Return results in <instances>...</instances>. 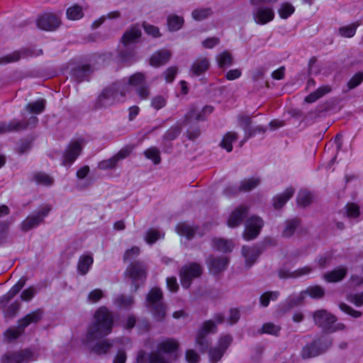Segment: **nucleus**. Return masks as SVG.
I'll list each match as a JSON object with an SVG mask.
<instances>
[{
    "label": "nucleus",
    "mask_w": 363,
    "mask_h": 363,
    "mask_svg": "<svg viewBox=\"0 0 363 363\" xmlns=\"http://www.w3.org/2000/svg\"><path fill=\"white\" fill-rule=\"evenodd\" d=\"M225 320L227 319L225 315L221 313H218L214 314L213 320H208L202 323L196 337V344L201 352H206L208 347L210 340L207 337L208 335L216 333L218 330L217 324H222Z\"/></svg>",
    "instance_id": "2"
},
{
    "label": "nucleus",
    "mask_w": 363,
    "mask_h": 363,
    "mask_svg": "<svg viewBox=\"0 0 363 363\" xmlns=\"http://www.w3.org/2000/svg\"><path fill=\"white\" fill-rule=\"evenodd\" d=\"M306 298V293L301 292L297 296H289L284 303L280 305V311L286 313L292 308L301 305Z\"/></svg>",
    "instance_id": "27"
},
{
    "label": "nucleus",
    "mask_w": 363,
    "mask_h": 363,
    "mask_svg": "<svg viewBox=\"0 0 363 363\" xmlns=\"http://www.w3.org/2000/svg\"><path fill=\"white\" fill-rule=\"evenodd\" d=\"M33 180L39 185L50 186L52 185L54 179L48 174L43 172L35 173L33 176Z\"/></svg>",
    "instance_id": "45"
},
{
    "label": "nucleus",
    "mask_w": 363,
    "mask_h": 363,
    "mask_svg": "<svg viewBox=\"0 0 363 363\" xmlns=\"http://www.w3.org/2000/svg\"><path fill=\"white\" fill-rule=\"evenodd\" d=\"M181 133V128L178 125L171 126L162 135L163 142H172L179 137Z\"/></svg>",
    "instance_id": "46"
},
{
    "label": "nucleus",
    "mask_w": 363,
    "mask_h": 363,
    "mask_svg": "<svg viewBox=\"0 0 363 363\" xmlns=\"http://www.w3.org/2000/svg\"><path fill=\"white\" fill-rule=\"evenodd\" d=\"M301 220L298 217L286 219L284 223L281 236L285 238H291L294 235L296 230L301 226Z\"/></svg>",
    "instance_id": "24"
},
{
    "label": "nucleus",
    "mask_w": 363,
    "mask_h": 363,
    "mask_svg": "<svg viewBox=\"0 0 363 363\" xmlns=\"http://www.w3.org/2000/svg\"><path fill=\"white\" fill-rule=\"evenodd\" d=\"M277 240L270 237H266L264 238L262 241L256 243V245L259 249V250L262 252V253L265 251L269 247H273L277 245Z\"/></svg>",
    "instance_id": "57"
},
{
    "label": "nucleus",
    "mask_w": 363,
    "mask_h": 363,
    "mask_svg": "<svg viewBox=\"0 0 363 363\" xmlns=\"http://www.w3.org/2000/svg\"><path fill=\"white\" fill-rule=\"evenodd\" d=\"M240 318V311L237 308H231L229 310V316L227 318V323L230 325L236 324Z\"/></svg>",
    "instance_id": "62"
},
{
    "label": "nucleus",
    "mask_w": 363,
    "mask_h": 363,
    "mask_svg": "<svg viewBox=\"0 0 363 363\" xmlns=\"http://www.w3.org/2000/svg\"><path fill=\"white\" fill-rule=\"evenodd\" d=\"M1 363H28L33 360V352L30 349L9 350L1 355Z\"/></svg>",
    "instance_id": "10"
},
{
    "label": "nucleus",
    "mask_w": 363,
    "mask_h": 363,
    "mask_svg": "<svg viewBox=\"0 0 363 363\" xmlns=\"http://www.w3.org/2000/svg\"><path fill=\"white\" fill-rule=\"evenodd\" d=\"M118 57L121 62L126 65H130L138 60L136 48L130 46H123V48L118 51Z\"/></svg>",
    "instance_id": "23"
},
{
    "label": "nucleus",
    "mask_w": 363,
    "mask_h": 363,
    "mask_svg": "<svg viewBox=\"0 0 363 363\" xmlns=\"http://www.w3.org/2000/svg\"><path fill=\"white\" fill-rule=\"evenodd\" d=\"M145 156L151 160L155 164H158L161 162L160 152L157 147H150L144 152Z\"/></svg>",
    "instance_id": "51"
},
{
    "label": "nucleus",
    "mask_w": 363,
    "mask_h": 363,
    "mask_svg": "<svg viewBox=\"0 0 363 363\" xmlns=\"http://www.w3.org/2000/svg\"><path fill=\"white\" fill-rule=\"evenodd\" d=\"M162 299L163 294L159 288L151 289L146 296L147 307L157 321H162L166 315V305Z\"/></svg>",
    "instance_id": "6"
},
{
    "label": "nucleus",
    "mask_w": 363,
    "mask_h": 363,
    "mask_svg": "<svg viewBox=\"0 0 363 363\" xmlns=\"http://www.w3.org/2000/svg\"><path fill=\"white\" fill-rule=\"evenodd\" d=\"M145 75L143 72H136L134 74L129 77L128 79V84L133 86H139L145 84Z\"/></svg>",
    "instance_id": "50"
},
{
    "label": "nucleus",
    "mask_w": 363,
    "mask_h": 363,
    "mask_svg": "<svg viewBox=\"0 0 363 363\" xmlns=\"http://www.w3.org/2000/svg\"><path fill=\"white\" fill-rule=\"evenodd\" d=\"M121 342L120 339H116L109 342L108 340H104L97 342L92 347V351L97 354H106L108 351L114 345L115 343Z\"/></svg>",
    "instance_id": "36"
},
{
    "label": "nucleus",
    "mask_w": 363,
    "mask_h": 363,
    "mask_svg": "<svg viewBox=\"0 0 363 363\" xmlns=\"http://www.w3.org/2000/svg\"><path fill=\"white\" fill-rule=\"evenodd\" d=\"M209 67L210 62L206 57H199L192 63L189 72L192 76L199 77L205 73Z\"/></svg>",
    "instance_id": "25"
},
{
    "label": "nucleus",
    "mask_w": 363,
    "mask_h": 363,
    "mask_svg": "<svg viewBox=\"0 0 363 363\" xmlns=\"http://www.w3.org/2000/svg\"><path fill=\"white\" fill-rule=\"evenodd\" d=\"M238 139V134L235 132H228L223 137L220 143V146L226 150L228 152L233 150V143Z\"/></svg>",
    "instance_id": "40"
},
{
    "label": "nucleus",
    "mask_w": 363,
    "mask_h": 363,
    "mask_svg": "<svg viewBox=\"0 0 363 363\" xmlns=\"http://www.w3.org/2000/svg\"><path fill=\"white\" fill-rule=\"evenodd\" d=\"M218 65L220 68H225L233 65V59L228 51H223L216 57Z\"/></svg>",
    "instance_id": "44"
},
{
    "label": "nucleus",
    "mask_w": 363,
    "mask_h": 363,
    "mask_svg": "<svg viewBox=\"0 0 363 363\" xmlns=\"http://www.w3.org/2000/svg\"><path fill=\"white\" fill-rule=\"evenodd\" d=\"M313 320L315 324L322 329L325 333L330 334L333 324L337 321L335 315L328 313L326 310L320 309L313 313Z\"/></svg>",
    "instance_id": "14"
},
{
    "label": "nucleus",
    "mask_w": 363,
    "mask_h": 363,
    "mask_svg": "<svg viewBox=\"0 0 363 363\" xmlns=\"http://www.w3.org/2000/svg\"><path fill=\"white\" fill-rule=\"evenodd\" d=\"M202 272V267L196 262H191L182 267L179 270V277L182 286L189 289L193 279L201 277Z\"/></svg>",
    "instance_id": "9"
},
{
    "label": "nucleus",
    "mask_w": 363,
    "mask_h": 363,
    "mask_svg": "<svg viewBox=\"0 0 363 363\" xmlns=\"http://www.w3.org/2000/svg\"><path fill=\"white\" fill-rule=\"evenodd\" d=\"M43 315L44 311L42 308H37L31 311L18 320V325L16 328H8L4 333L5 337L9 342L18 339L28 325L38 323L42 320Z\"/></svg>",
    "instance_id": "3"
},
{
    "label": "nucleus",
    "mask_w": 363,
    "mask_h": 363,
    "mask_svg": "<svg viewBox=\"0 0 363 363\" xmlns=\"http://www.w3.org/2000/svg\"><path fill=\"white\" fill-rule=\"evenodd\" d=\"M178 349L179 343L176 340L173 338H166L157 344L155 352L159 354L160 357L163 359V363H169L168 359L163 354H173L175 353Z\"/></svg>",
    "instance_id": "15"
},
{
    "label": "nucleus",
    "mask_w": 363,
    "mask_h": 363,
    "mask_svg": "<svg viewBox=\"0 0 363 363\" xmlns=\"http://www.w3.org/2000/svg\"><path fill=\"white\" fill-rule=\"evenodd\" d=\"M347 274L345 267H340L323 274V279L330 283L337 282L342 280Z\"/></svg>",
    "instance_id": "30"
},
{
    "label": "nucleus",
    "mask_w": 363,
    "mask_h": 363,
    "mask_svg": "<svg viewBox=\"0 0 363 363\" xmlns=\"http://www.w3.org/2000/svg\"><path fill=\"white\" fill-rule=\"evenodd\" d=\"M293 187H288L284 192L274 196L272 199L273 206L275 209L281 208L294 194Z\"/></svg>",
    "instance_id": "28"
},
{
    "label": "nucleus",
    "mask_w": 363,
    "mask_h": 363,
    "mask_svg": "<svg viewBox=\"0 0 363 363\" xmlns=\"http://www.w3.org/2000/svg\"><path fill=\"white\" fill-rule=\"evenodd\" d=\"M37 26L44 30L51 31L57 28L60 24V18L52 13H44L36 21Z\"/></svg>",
    "instance_id": "16"
},
{
    "label": "nucleus",
    "mask_w": 363,
    "mask_h": 363,
    "mask_svg": "<svg viewBox=\"0 0 363 363\" xmlns=\"http://www.w3.org/2000/svg\"><path fill=\"white\" fill-rule=\"evenodd\" d=\"M124 95L125 91L121 89V85L113 83L102 90L96 99L94 108L96 110L110 107L119 101V96Z\"/></svg>",
    "instance_id": "4"
},
{
    "label": "nucleus",
    "mask_w": 363,
    "mask_h": 363,
    "mask_svg": "<svg viewBox=\"0 0 363 363\" xmlns=\"http://www.w3.org/2000/svg\"><path fill=\"white\" fill-rule=\"evenodd\" d=\"M38 123L37 116H31L27 121L13 119L9 123H0V133L6 132L20 131L27 128H33Z\"/></svg>",
    "instance_id": "11"
},
{
    "label": "nucleus",
    "mask_w": 363,
    "mask_h": 363,
    "mask_svg": "<svg viewBox=\"0 0 363 363\" xmlns=\"http://www.w3.org/2000/svg\"><path fill=\"white\" fill-rule=\"evenodd\" d=\"M209 345H211V343ZM209 346L210 345H208V347L206 352L208 351V352L210 361L211 362H218L223 356L225 352L218 347L209 348Z\"/></svg>",
    "instance_id": "54"
},
{
    "label": "nucleus",
    "mask_w": 363,
    "mask_h": 363,
    "mask_svg": "<svg viewBox=\"0 0 363 363\" xmlns=\"http://www.w3.org/2000/svg\"><path fill=\"white\" fill-rule=\"evenodd\" d=\"M277 0H250V4L254 6L252 16L257 24L264 25L272 21L274 18V12L272 4Z\"/></svg>",
    "instance_id": "5"
},
{
    "label": "nucleus",
    "mask_w": 363,
    "mask_h": 363,
    "mask_svg": "<svg viewBox=\"0 0 363 363\" xmlns=\"http://www.w3.org/2000/svg\"><path fill=\"white\" fill-rule=\"evenodd\" d=\"M94 262L93 257L90 255H84L79 257L77 263V271L82 275H85L89 271Z\"/></svg>",
    "instance_id": "33"
},
{
    "label": "nucleus",
    "mask_w": 363,
    "mask_h": 363,
    "mask_svg": "<svg viewBox=\"0 0 363 363\" xmlns=\"http://www.w3.org/2000/svg\"><path fill=\"white\" fill-rule=\"evenodd\" d=\"M125 273L132 279L131 291L134 292L140 287L138 281L143 282L147 276L145 265L140 261L132 262Z\"/></svg>",
    "instance_id": "8"
},
{
    "label": "nucleus",
    "mask_w": 363,
    "mask_h": 363,
    "mask_svg": "<svg viewBox=\"0 0 363 363\" xmlns=\"http://www.w3.org/2000/svg\"><path fill=\"white\" fill-rule=\"evenodd\" d=\"M141 35L140 26L138 24L132 26L123 33L121 38L123 46L135 47L136 48V43L139 41Z\"/></svg>",
    "instance_id": "17"
},
{
    "label": "nucleus",
    "mask_w": 363,
    "mask_h": 363,
    "mask_svg": "<svg viewBox=\"0 0 363 363\" xmlns=\"http://www.w3.org/2000/svg\"><path fill=\"white\" fill-rule=\"evenodd\" d=\"M167 102V96L164 95H156L151 99L150 106L156 111L164 108Z\"/></svg>",
    "instance_id": "49"
},
{
    "label": "nucleus",
    "mask_w": 363,
    "mask_h": 363,
    "mask_svg": "<svg viewBox=\"0 0 363 363\" xmlns=\"http://www.w3.org/2000/svg\"><path fill=\"white\" fill-rule=\"evenodd\" d=\"M229 260L225 257H213L208 258V267L211 274L216 275L224 271Z\"/></svg>",
    "instance_id": "22"
},
{
    "label": "nucleus",
    "mask_w": 363,
    "mask_h": 363,
    "mask_svg": "<svg viewBox=\"0 0 363 363\" xmlns=\"http://www.w3.org/2000/svg\"><path fill=\"white\" fill-rule=\"evenodd\" d=\"M198 227L190 225L186 223H181L177 225V233L186 237L188 240H191L194 238Z\"/></svg>",
    "instance_id": "35"
},
{
    "label": "nucleus",
    "mask_w": 363,
    "mask_h": 363,
    "mask_svg": "<svg viewBox=\"0 0 363 363\" xmlns=\"http://www.w3.org/2000/svg\"><path fill=\"white\" fill-rule=\"evenodd\" d=\"M363 82V72H357L347 82L349 90L353 89Z\"/></svg>",
    "instance_id": "61"
},
{
    "label": "nucleus",
    "mask_w": 363,
    "mask_h": 363,
    "mask_svg": "<svg viewBox=\"0 0 363 363\" xmlns=\"http://www.w3.org/2000/svg\"><path fill=\"white\" fill-rule=\"evenodd\" d=\"M339 308L342 312L350 315L351 317H352L354 318H359L362 315V313L361 311L354 309L352 307L346 304L345 303H340L339 304Z\"/></svg>",
    "instance_id": "59"
},
{
    "label": "nucleus",
    "mask_w": 363,
    "mask_h": 363,
    "mask_svg": "<svg viewBox=\"0 0 363 363\" xmlns=\"http://www.w3.org/2000/svg\"><path fill=\"white\" fill-rule=\"evenodd\" d=\"M213 248L223 252H230L233 248V243L230 240L223 238L212 239Z\"/></svg>",
    "instance_id": "34"
},
{
    "label": "nucleus",
    "mask_w": 363,
    "mask_h": 363,
    "mask_svg": "<svg viewBox=\"0 0 363 363\" xmlns=\"http://www.w3.org/2000/svg\"><path fill=\"white\" fill-rule=\"evenodd\" d=\"M303 293H306V295L308 294L313 298H320L324 296L325 290L323 287L317 285L308 288L306 291H303Z\"/></svg>",
    "instance_id": "56"
},
{
    "label": "nucleus",
    "mask_w": 363,
    "mask_h": 363,
    "mask_svg": "<svg viewBox=\"0 0 363 363\" xmlns=\"http://www.w3.org/2000/svg\"><path fill=\"white\" fill-rule=\"evenodd\" d=\"M247 215L248 208L244 206H239L230 214L227 224L230 228H236L242 223Z\"/></svg>",
    "instance_id": "18"
},
{
    "label": "nucleus",
    "mask_w": 363,
    "mask_h": 363,
    "mask_svg": "<svg viewBox=\"0 0 363 363\" xmlns=\"http://www.w3.org/2000/svg\"><path fill=\"white\" fill-rule=\"evenodd\" d=\"M163 238L164 235H162L160 231L150 228L146 232L145 240L148 244L152 245L159 239Z\"/></svg>",
    "instance_id": "53"
},
{
    "label": "nucleus",
    "mask_w": 363,
    "mask_h": 363,
    "mask_svg": "<svg viewBox=\"0 0 363 363\" xmlns=\"http://www.w3.org/2000/svg\"><path fill=\"white\" fill-rule=\"evenodd\" d=\"M67 17L70 20H78L83 17V11L81 6L74 5L67 9Z\"/></svg>",
    "instance_id": "48"
},
{
    "label": "nucleus",
    "mask_w": 363,
    "mask_h": 363,
    "mask_svg": "<svg viewBox=\"0 0 363 363\" xmlns=\"http://www.w3.org/2000/svg\"><path fill=\"white\" fill-rule=\"evenodd\" d=\"M213 110V108L210 106H206L201 112H197L196 109L192 108L185 115V123H190L194 121H196V122L205 121L206 118L203 112L211 113Z\"/></svg>",
    "instance_id": "31"
},
{
    "label": "nucleus",
    "mask_w": 363,
    "mask_h": 363,
    "mask_svg": "<svg viewBox=\"0 0 363 363\" xmlns=\"http://www.w3.org/2000/svg\"><path fill=\"white\" fill-rule=\"evenodd\" d=\"M279 296V292L277 291L264 292L259 297L260 305L262 307H267L269 306L270 301H276Z\"/></svg>",
    "instance_id": "47"
},
{
    "label": "nucleus",
    "mask_w": 363,
    "mask_h": 363,
    "mask_svg": "<svg viewBox=\"0 0 363 363\" xmlns=\"http://www.w3.org/2000/svg\"><path fill=\"white\" fill-rule=\"evenodd\" d=\"M261 180L259 177H252L247 179H245L240 182L241 191L247 192L253 190L259 185Z\"/></svg>",
    "instance_id": "43"
},
{
    "label": "nucleus",
    "mask_w": 363,
    "mask_h": 363,
    "mask_svg": "<svg viewBox=\"0 0 363 363\" xmlns=\"http://www.w3.org/2000/svg\"><path fill=\"white\" fill-rule=\"evenodd\" d=\"M167 23L168 30L171 32H174L182 28L184 20L182 17L173 14L167 16Z\"/></svg>",
    "instance_id": "38"
},
{
    "label": "nucleus",
    "mask_w": 363,
    "mask_h": 363,
    "mask_svg": "<svg viewBox=\"0 0 363 363\" xmlns=\"http://www.w3.org/2000/svg\"><path fill=\"white\" fill-rule=\"evenodd\" d=\"M212 13L210 9H195L192 11V16L195 20L201 21Z\"/></svg>",
    "instance_id": "63"
},
{
    "label": "nucleus",
    "mask_w": 363,
    "mask_h": 363,
    "mask_svg": "<svg viewBox=\"0 0 363 363\" xmlns=\"http://www.w3.org/2000/svg\"><path fill=\"white\" fill-rule=\"evenodd\" d=\"M135 363H163V359L158 353L151 352H147L144 350L138 352Z\"/></svg>",
    "instance_id": "26"
},
{
    "label": "nucleus",
    "mask_w": 363,
    "mask_h": 363,
    "mask_svg": "<svg viewBox=\"0 0 363 363\" xmlns=\"http://www.w3.org/2000/svg\"><path fill=\"white\" fill-rule=\"evenodd\" d=\"M238 121L246 135L252 127V118L248 116H240L238 118Z\"/></svg>",
    "instance_id": "64"
},
{
    "label": "nucleus",
    "mask_w": 363,
    "mask_h": 363,
    "mask_svg": "<svg viewBox=\"0 0 363 363\" xmlns=\"http://www.w3.org/2000/svg\"><path fill=\"white\" fill-rule=\"evenodd\" d=\"M134 302V298L131 296H124L123 294L118 295L114 301V303L119 308H128L130 307Z\"/></svg>",
    "instance_id": "52"
},
{
    "label": "nucleus",
    "mask_w": 363,
    "mask_h": 363,
    "mask_svg": "<svg viewBox=\"0 0 363 363\" xmlns=\"http://www.w3.org/2000/svg\"><path fill=\"white\" fill-rule=\"evenodd\" d=\"M313 200V196L311 192L306 190H300L296 197V202L298 206L306 207L309 206Z\"/></svg>",
    "instance_id": "42"
},
{
    "label": "nucleus",
    "mask_w": 363,
    "mask_h": 363,
    "mask_svg": "<svg viewBox=\"0 0 363 363\" xmlns=\"http://www.w3.org/2000/svg\"><path fill=\"white\" fill-rule=\"evenodd\" d=\"M333 345V340L327 336H320L306 345L301 350L303 359L315 357L326 352Z\"/></svg>",
    "instance_id": "7"
},
{
    "label": "nucleus",
    "mask_w": 363,
    "mask_h": 363,
    "mask_svg": "<svg viewBox=\"0 0 363 363\" xmlns=\"http://www.w3.org/2000/svg\"><path fill=\"white\" fill-rule=\"evenodd\" d=\"M81 152V143L77 140L71 142L63 154L62 164H72L80 155Z\"/></svg>",
    "instance_id": "19"
},
{
    "label": "nucleus",
    "mask_w": 363,
    "mask_h": 363,
    "mask_svg": "<svg viewBox=\"0 0 363 363\" xmlns=\"http://www.w3.org/2000/svg\"><path fill=\"white\" fill-rule=\"evenodd\" d=\"M281 329V326L269 322L264 323L262 328L258 330V333L259 334H269L274 336H279Z\"/></svg>",
    "instance_id": "41"
},
{
    "label": "nucleus",
    "mask_w": 363,
    "mask_h": 363,
    "mask_svg": "<svg viewBox=\"0 0 363 363\" xmlns=\"http://www.w3.org/2000/svg\"><path fill=\"white\" fill-rule=\"evenodd\" d=\"M91 72L92 69L89 65H77L72 68L70 76L77 82H82L89 81Z\"/></svg>",
    "instance_id": "21"
},
{
    "label": "nucleus",
    "mask_w": 363,
    "mask_h": 363,
    "mask_svg": "<svg viewBox=\"0 0 363 363\" xmlns=\"http://www.w3.org/2000/svg\"><path fill=\"white\" fill-rule=\"evenodd\" d=\"M171 52L167 50H161L154 52L150 60V65L154 67L162 66L169 62Z\"/></svg>",
    "instance_id": "29"
},
{
    "label": "nucleus",
    "mask_w": 363,
    "mask_h": 363,
    "mask_svg": "<svg viewBox=\"0 0 363 363\" xmlns=\"http://www.w3.org/2000/svg\"><path fill=\"white\" fill-rule=\"evenodd\" d=\"M264 226L263 220L258 216H252L246 220L242 237L245 240H255L259 235Z\"/></svg>",
    "instance_id": "13"
},
{
    "label": "nucleus",
    "mask_w": 363,
    "mask_h": 363,
    "mask_svg": "<svg viewBox=\"0 0 363 363\" xmlns=\"http://www.w3.org/2000/svg\"><path fill=\"white\" fill-rule=\"evenodd\" d=\"M26 283V279L25 277H21L12 287L11 289L7 292V294L11 297L12 298L18 294L20 291L22 289V288L25 286Z\"/></svg>",
    "instance_id": "60"
},
{
    "label": "nucleus",
    "mask_w": 363,
    "mask_h": 363,
    "mask_svg": "<svg viewBox=\"0 0 363 363\" xmlns=\"http://www.w3.org/2000/svg\"><path fill=\"white\" fill-rule=\"evenodd\" d=\"M357 25L351 24L349 26H342L339 28V34L345 38H352L354 35L357 30Z\"/></svg>",
    "instance_id": "58"
},
{
    "label": "nucleus",
    "mask_w": 363,
    "mask_h": 363,
    "mask_svg": "<svg viewBox=\"0 0 363 363\" xmlns=\"http://www.w3.org/2000/svg\"><path fill=\"white\" fill-rule=\"evenodd\" d=\"M295 8L289 3H284L278 10L281 18L286 19L294 13Z\"/></svg>",
    "instance_id": "55"
},
{
    "label": "nucleus",
    "mask_w": 363,
    "mask_h": 363,
    "mask_svg": "<svg viewBox=\"0 0 363 363\" xmlns=\"http://www.w3.org/2000/svg\"><path fill=\"white\" fill-rule=\"evenodd\" d=\"M33 56V52L30 50H23L21 51H15L13 53L7 55L0 58V64L5 65L11 62H17L21 57Z\"/></svg>",
    "instance_id": "32"
},
{
    "label": "nucleus",
    "mask_w": 363,
    "mask_h": 363,
    "mask_svg": "<svg viewBox=\"0 0 363 363\" xmlns=\"http://www.w3.org/2000/svg\"><path fill=\"white\" fill-rule=\"evenodd\" d=\"M262 252L255 245L252 247L244 245L242 247V255L245 257V267L250 268L257 261Z\"/></svg>",
    "instance_id": "20"
},
{
    "label": "nucleus",
    "mask_w": 363,
    "mask_h": 363,
    "mask_svg": "<svg viewBox=\"0 0 363 363\" xmlns=\"http://www.w3.org/2000/svg\"><path fill=\"white\" fill-rule=\"evenodd\" d=\"M50 211L51 207L50 206H45L37 212L28 216L21 224V230L27 232L38 227L43 222L45 218L48 216Z\"/></svg>",
    "instance_id": "12"
},
{
    "label": "nucleus",
    "mask_w": 363,
    "mask_h": 363,
    "mask_svg": "<svg viewBox=\"0 0 363 363\" xmlns=\"http://www.w3.org/2000/svg\"><path fill=\"white\" fill-rule=\"evenodd\" d=\"M113 318L111 312L106 307H99L94 314V321L88 328L86 337L89 341L101 339L112 331Z\"/></svg>",
    "instance_id": "1"
},
{
    "label": "nucleus",
    "mask_w": 363,
    "mask_h": 363,
    "mask_svg": "<svg viewBox=\"0 0 363 363\" xmlns=\"http://www.w3.org/2000/svg\"><path fill=\"white\" fill-rule=\"evenodd\" d=\"M46 100L44 99H38L33 102H30L25 106V110L30 113L40 114L45 109Z\"/></svg>",
    "instance_id": "37"
},
{
    "label": "nucleus",
    "mask_w": 363,
    "mask_h": 363,
    "mask_svg": "<svg viewBox=\"0 0 363 363\" xmlns=\"http://www.w3.org/2000/svg\"><path fill=\"white\" fill-rule=\"evenodd\" d=\"M331 91L330 86H323L317 89L315 91L311 93L305 98L307 103H313L318 99Z\"/></svg>",
    "instance_id": "39"
}]
</instances>
